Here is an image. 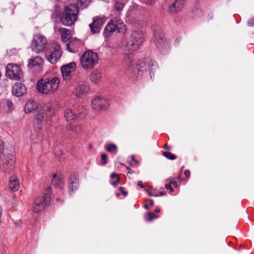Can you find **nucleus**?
<instances>
[{
  "instance_id": "f257e3e1",
  "label": "nucleus",
  "mask_w": 254,
  "mask_h": 254,
  "mask_svg": "<svg viewBox=\"0 0 254 254\" xmlns=\"http://www.w3.org/2000/svg\"><path fill=\"white\" fill-rule=\"evenodd\" d=\"M78 8L75 4H71L64 7V11L60 17L62 23L66 26L74 24L78 15Z\"/></svg>"
},
{
  "instance_id": "f03ea898",
  "label": "nucleus",
  "mask_w": 254,
  "mask_h": 254,
  "mask_svg": "<svg viewBox=\"0 0 254 254\" xmlns=\"http://www.w3.org/2000/svg\"><path fill=\"white\" fill-rule=\"evenodd\" d=\"M60 80L57 77L39 79L36 85L38 91L43 94L54 92L59 86Z\"/></svg>"
},
{
  "instance_id": "7ed1b4c3",
  "label": "nucleus",
  "mask_w": 254,
  "mask_h": 254,
  "mask_svg": "<svg viewBox=\"0 0 254 254\" xmlns=\"http://www.w3.org/2000/svg\"><path fill=\"white\" fill-rule=\"evenodd\" d=\"M144 39V33L142 30L138 29L134 31L127 41L125 51L129 53L137 50L142 44Z\"/></svg>"
},
{
  "instance_id": "20e7f679",
  "label": "nucleus",
  "mask_w": 254,
  "mask_h": 254,
  "mask_svg": "<svg viewBox=\"0 0 254 254\" xmlns=\"http://www.w3.org/2000/svg\"><path fill=\"white\" fill-rule=\"evenodd\" d=\"M54 114V110L51 105H45L39 109L36 115L35 121L34 123V127L36 130H39L41 128L43 120H47L51 118Z\"/></svg>"
},
{
  "instance_id": "39448f33",
  "label": "nucleus",
  "mask_w": 254,
  "mask_h": 254,
  "mask_svg": "<svg viewBox=\"0 0 254 254\" xmlns=\"http://www.w3.org/2000/svg\"><path fill=\"white\" fill-rule=\"evenodd\" d=\"M154 41L157 49L161 53L165 54L169 50V45L166 42L164 33L159 25H155L153 27Z\"/></svg>"
},
{
  "instance_id": "423d86ee",
  "label": "nucleus",
  "mask_w": 254,
  "mask_h": 254,
  "mask_svg": "<svg viewBox=\"0 0 254 254\" xmlns=\"http://www.w3.org/2000/svg\"><path fill=\"white\" fill-rule=\"evenodd\" d=\"M45 54L48 62L52 64H55L60 60L62 55L61 46L57 43H53L45 49Z\"/></svg>"
},
{
  "instance_id": "0eeeda50",
  "label": "nucleus",
  "mask_w": 254,
  "mask_h": 254,
  "mask_svg": "<svg viewBox=\"0 0 254 254\" xmlns=\"http://www.w3.org/2000/svg\"><path fill=\"white\" fill-rule=\"evenodd\" d=\"M51 187H48L43 196L36 198L32 206V211L39 213L44 210L45 206L49 205L51 200Z\"/></svg>"
},
{
  "instance_id": "6e6552de",
  "label": "nucleus",
  "mask_w": 254,
  "mask_h": 254,
  "mask_svg": "<svg viewBox=\"0 0 254 254\" xmlns=\"http://www.w3.org/2000/svg\"><path fill=\"white\" fill-rule=\"evenodd\" d=\"M98 56L96 53L91 51L85 52L80 57V64L84 69H90L98 63Z\"/></svg>"
},
{
  "instance_id": "1a4fd4ad",
  "label": "nucleus",
  "mask_w": 254,
  "mask_h": 254,
  "mask_svg": "<svg viewBox=\"0 0 254 254\" xmlns=\"http://www.w3.org/2000/svg\"><path fill=\"white\" fill-rule=\"evenodd\" d=\"M125 31L126 26L123 22L118 20H111L105 27L104 35L105 37H108L114 32L124 33Z\"/></svg>"
},
{
  "instance_id": "9d476101",
  "label": "nucleus",
  "mask_w": 254,
  "mask_h": 254,
  "mask_svg": "<svg viewBox=\"0 0 254 254\" xmlns=\"http://www.w3.org/2000/svg\"><path fill=\"white\" fill-rule=\"evenodd\" d=\"M47 44L46 38L41 34H36L33 36V39L31 45V47L33 52L38 54L43 52Z\"/></svg>"
},
{
  "instance_id": "9b49d317",
  "label": "nucleus",
  "mask_w": 254,
  "mask_h": 254,
  "mask_svg": "<svg viewBox=\"0 0 254 254\" xmlns=\"http://www.w3.org/2000/svg\"><path fill=\"white\" fill-rule=\"evenodd\" d=\"M6 75L11 79L21 81L23 78V72L20 67L16 64H10L6 67Z\"/></svg>"
},
{
  "instance_id": "f8f14e48",
  "label": "nucleus",
  "mask_w": 254,
  "mask_h": 254,
  "mask_svg": "<svg viewBox=\"0 0 254 254\" xmlns=\"http://www.w3.org/2000/svg\"><path fill=\"white\" fill-rule=\"evenodd\" d=\"M85 110L82 106H79L74 112L71 109H66L64 111V117L67 122H72L77 119H82L84 117Z\"/></svg>"
},
{
  "instance_id": "ddd939ff",
  "label": "nucleus",
  "mask_w": 254,
  "mask_h": 254,
  "mask_svg": "<svg viewBox=\"0 0 254 254\" xmlns=\"http://www.w3.org/2000/svg\"><path fill=\"white\" fill-rule=\"evenodd\" d=\"M75 69L76 64L74 62H71L63 65L61 70L64 79L66 81L72 79Z\"/></svg>"
},
{
  "instance_id": "4468645a",
  "label": "nucleus",
  "mask_w": 254,
  "mask_h": 254,
  "mask_svg": "<svg viewBox=\"0 0 254 254\" xmlns=\"http://www.w3.org/2000/svg\"><path fill=\"white\" fill-rule=\"evenodd\" d=\"M3 163L1 166V169L5 173H9L14 169V158L12 155L5 156L4 155L1 157Z\"/></svg>"
},
{
  "instance_id": "2eb2a0df",
  "label": "nucleus",
  "mask_w": 254,
  "mask_h": 254,
  "mask_svg": "<svg viewBox=\"0 0 254 254\" xmlns=\"http://www.w3.org/2000/svg\"><path fill=\"white\" fill-rule=\"evenodd\" d=\"M105 22V19L101 16H95L93 18L92 22L89 25L92 34L99 33Z\"/></svg>"
},
{
  "instance_id": "dca6fc26",
  "label": "nucleus",
  "mask_w": 254,
  "mask_h": 254,
  "mask_svg": "<svg viewBox=\"0 0 254 254\" xmlns=\"http://www.w3.org/2000/svg\"><path fill=\"white\" fill-rule=\"evenodd\" d=\"M91 103L93 108L96 111L105 110L109 106L108 100L100 96L93 99Z\"/></svg>"
},
{
  "instance_id": "f3484780",
  "label": "nucleus",
  "mask_w": 254,
  "mask_h": 254,
  "mask_svg": "<svg viewBox=\"0 0 254 254\" xmlns=\"http://www.w3.org/2000/svg\"><path fill=\"white\" fill-rule=\"evenodd\" d=\"M147 69V64L146 63V59L144 60L140 61L138 63L135 64L134 69L135 72H133V75L138 77L141 76L142 73L146 71Z\"/></svg>"
},
{
  "instance_id": "a211bd4d",
  "label": "nucleus",
  "mask_w": 254,
  "mask_h": 254,
  "mask_svg": "<svg viewBox=\"0 0 254 254\" xmlns=\"http://www.w3.org/2000/svg\"><path fill=\"white\" fill-rule=\"evenodd\" d=\"M12 93L17 97H20L26 92L25 86L21 83H16L12 87Z\"/></svg>"
},
{
  "instance_id": "6ab92c4d",
  "label": "nucleus",
  "mask_w": 254,
  "mask_h": 254,
  "mask_svg": "<svg viewBox=\"0 0 254 254\" xmlns=\"http://www.w3.org/2000/svg\"><path fill=\"white\" fill-rule=\"evenodd\" d=\"M89 90V88L87 85L81 83H79L75 87L73 93L77 97H79L81 95L87 93Z\"/></svg>"
},
{
  "instance_id": "aec40b11",
  "label": "nucleus",
  "mask_w": 254,
  "mask_h": 254,
  "mask_svg": "<svg viewBox=\"0 0 254 254\" xmlns=\"http://www.w3.org/2000/svg\"><path fill=\"white\" fill-rule=\"evenodd\" d=\"M185 0H175V2L169 6L168 11L171 13H175L182 9Z\"/></svg>"
},
{
  "instance_id": "412c9836",
  "label": "nucleus",
  "mask_w": 254,
  "mask_h": 254,
  "mask_svg": "<svg viewBox=\"0 0 254 254\" xmlns=\"http://www.w3.org/2000/svg\"><path fill=\"white\" fill-rule=\"evenodd\" d=\"M43 64L42 58L39 56H36L34 58L30 59L28 60V67L30 69L34 66L40 67Z\"/></svg>"
},
{
  "instance_id": "4be33fe9",
  "label": "nucleus",
  "mask_w": 254,
  "mask_h": 254,
  "mask_svg": "<svg viewBox=\"0 0 254 254\" xmlns=\"http://www.w3.org/2000/svg\"><path fill=\"white\" fill-rule=\"evenodd\" d=\"M9 187L13 191H17L19 188V183L17 177L11 176L9 179Z\"/></svg>"
},
{
  "instance_id": "5701e85b",
  "label": "nucleus",
  "mask_w": 254,
  "mask_h": 254,
  "mask_svg": "<svg viewBox=\"0 0 254 254\" xmlns=\"http://www.w3.org/2000/svg\"><path fill=\"white\" fill-rule=\"evenodd\" d=\"M52 183L57 189H62L64 185V180L62 177L54 174L53 176Z\"/></svg>"
},
{
  "instance_id": "b1692460",
  "label": "nucleus",
  "mask_w": 254,
  "mask_h": 254,
  "mask_svg": "<svg viewBox=\"0 0 254 254\" xmlns=\"http://www.w3.org/2000/svg\"><path fill=\"white\" fill-rule=\"evenodd\" d=\"M146 63L147 64V69L149 70L150 77H152V75H154V73L155 72L157 68V64L156 62L146 59Z\"/></svg>"
},
{
  "instance_id": "393cba45",
  "label": "nucleus",
  "mask_w": 254,
  "mask_h": 254,
  "mask_svg": "<svg viewBox=\"0 0 254 254\" xmlns=\"http://www.w3.org/2000/svg\"><path fill=\"white\" fill-rule=\"evenodd\" d=\"M132 58L129 56H127L124 60L123 64L126 68L130 69L133 73V72H135L134 69L135 64H132Z\"/></svg>"
},
{
  "instance_id": "a878e982",
  "label": "nucleus",
  "mask_w": 254,
  "mask_h": 254,
  "mask_svg": "<svg viewBox=\"0 0 254 254\" xmlns=\"http://www.w3.org/2000/svg\"><path fill=\"white\" fill-rule=\"evenodd\" d=\"M38 108L37 103L32 100L28 101L25 106V111L26 113H29Z\"/></svg>"
},
{
  "instance_id": "bb28decb",
  "label": "nucleus",
  "mask_w": 254,
  "mask_h": 254,
  "mask_svg": "<svg viewBox=\"0 0 254 254\" xmlns=\"http://www.w3.org/2000/svg\"><path fill=\"white\" fill-rule=\"evenodd\" d=\"M59 32L61 33V37L63 41L66 42L70 38V30L65 28H59Z\"/></svg>"
},
{
  "instance_id": "cd10ccee",
  "label": "nucleus",
  "mask_w": 254,
  "mask_h": 254,
  "mask_svg": "<svg viewBox=\"0 0 254 254\" xmlns=\"http://www.w3.org/2000/svg\"><path fill=\"white\" fill-rule=\"evenodd\" d=\"M101 79V73L99 71H94L90 75V80L92 83H97Z\"/></svg>"
},
{
  "instance_id": "c85d7f7f",
  "label": "nucleus",
  "mask_w": 254,
  "mask_h": 254,
  "mask_svg": "<svg viewBox=\"0 0 254 254\" xmlns=\"http://www.w3.org/2000/svg\"><path fill=\"white\" fill-rule=\"evenodd\" d=\"M105 148L107 151L113 154H116L118 151L117 146L114 143H110L108 145H106L105 146Z\"/></svg>"
},
{
  "instance_id": "c756f323",
  "label": "nucleus",
  "mask_w": 254,
  "mask_h": 254,
  "mask_svg": "<svg viewBox=\"0 0 254 254\" xmlns=\"http://www.w3.org/2000/svg\"><path fill=\"white\" fill-rule=\"evenodd\" d=\"M91 0H77V4L81 8H86L90 3Z\"/></svg>"
},
{
  "instance_id": "7c9ffc66",
  "label": "nucleus",
  "mask_w": 254,
  "mask_h": 254,
  "mask_svg": "<svg viewBox=\"0 0 254 254\" xmlns=\"http://www.w3.org/2000/svg\"><path fill=\"white\" fill-rule=\"evenodd\" d=\"M78 174L77 173H73L71 174L69 178L68 182L69 183L72 184H78Z\"/></svg>"
},
{
  "instance_id": "2f4dec72",
  "label": "nucleus",
  "mask_w": 254,
  "mask_h": 254,
  "mask_svg": "<svg viewBox=\"0 0 254 254\" xmlns=\"http://www.w3.org/2000/svg\"><path fill=\"white\" fill-rule=\"evenodd\" d=\"M192 13L194 17L200 16L202 14V11L199 8H194L192 10Z\"/></svg>"
},
{
  "instance_id": "473e14b6",
  "label": "nucleus",
  "mask_w": 254,
  "mask_h": 254,
  "mask_svg": "<svg viewBox=\"0 0 254 254\" xmlns=\"http://www.w3.org/2000/svg\"><path fill=\"white\" fill-rule=\"evenodd\" d=\"M158 217V215L155 214L151 212H149L147 213V217L146 218V220L147 221H152L153 219L156 218Z\"/></svg>"
},
{
  "instance_id": "72a5a7b5",
  "label": "nucleus",
  "mask_w": 254,
  "mask_h": 254,
  "mask_svg": "<svg viewBox=\"0 0 254 254\" xmlns=\"http://www.w3.org/2000/svg\"><path fill=\"white\" fill-rule=\"evenodd\" d=\"M74 44V41L72 40L70 41L69 43L67 44L66 49L70 52H73L75 50Z\"/></svg>"
},
{
  "instance_id": "f704fd0d",
  "label": "nucleus",
  "mask_w": 254,
  "mask_h": 254,
  "mask_svg": "<svg viewBox=\"0 0 254 254\" xmlns=\"http://www.w3.org/2000/svg\"><path fill=\"white\" fill-rule=\"evenodd\" d=\"M163 155L165 157H166L167 159L172 160H175L176 158L175 155L172 154L170 152H167V151L164 152Z\"/></svg>"
},
{
  "instance_id": "c9c22d12",
  "label": "nucleus",
  "mask_w": 254,
  "mask_h": 254,
  "mask_svg": "<svg viewBox=\"0 0 254 254\" xmlns=\"http://www.w3.org/2000/svg\"><path fill=\"white\" fill-rule=\"evenodd\" d=\"M124 7V4L121 2H116L115 4V8L116 10L119 12H121Z\"/></svg>"
},
{
  "instance_id": "e433bc0d",
  "label": "nucleus",
  "mask_w": 254,
  "mask_h": 254,
  "mask_svg": "<svg viewBox=\"0 0 254 254\" xmlns=\"http://www.w3.org/2000/svg\"><path fill=\"white\" fill-rule=\"evenodd\" d=\"M78 186V184H75L69 183V190L70 194H71V192H73L76 190L77 189Z\"/></svg>"
},
{
  "instance_id": "4c0bfd02",
  "label": "nucleus",
  "mask_w": 254,
  "mask_h": 254,
  "mask_svg": "<svg viewBox=\"0 0 254 254\" xmlns=\"http://www.w3.org/2000/svg\"><path fill=\"white\" fill-rule=\"evenodd\" d=\"M101 164L102 165H105L107 163V155L105 153H102L101 155Z\"/></svg>"
},
{
  "instance_id": "58836bf2",
  "label": "nucleus",
  "mask_w": 254,
  "mask_h": 254,
  "mask_svg": "<svg viewBox=\"0 0 254 254\" xmlns=\"http://www.w3.org/2000/svg\"><path fill=\"white\" fill-rule=\"evenodd\" d=\"M165 194H166V193L163 191H159L158 192H153V194H151V196H158L164 195Z\"/></svg>"
},
{
  "instance_id": "ea45409f",
  "label": "nucleus",
  "mask_w": 254,
  "mask_h": 254,
  "mask_svg": "<svg viewBox=\"0 0 254 254\" xmlns=\"http://www.w3.org/2000/svg\"><path fill=\"white\" fill-rule=\"evenodd\" d=\"M143 3L146 5H151L156 0H140Z\"/></svg>"
},
{
  "instance_id": "a19ab883",
  "label": "nucleus",
  "mask_w": 254,
  "mask_h": 254,
  "mask_svg": "<svg viewBox=\"0 0 254 254\" xmlns=\"http://www.w3.org/2000/svg\"><path fill=\"white\" fill-rule=\"evenodd\" d=\"M119 190L124 196H126L127 195V192L124 190L123 187H120Z\"/></svg>"
},
{
  "instance_id": "79ce46f5",
  "label": "nucleus",
  "mask_w": 254,
  "mask_h": 254,
  "mask_svg": "<svg viewBox=\"0 0 254 254\" xmlns=\"http://www.w3.org/2000/svg\"><path fill=\"white\" fill-rule=\"evenodd\" d=\"M248 25L249 26H253L254 25V18H251L248 21Z\"/></svg>"
},
{
  "instance_id": "37998d69",
  "label": "nucleus",
  "mask_w": 254,
  "mask_h": 254,
  "mask_svg": "<svg viewBox=\"0 0 254 254\" xmlns=\"http://www.w3.org/2000/svg\"><path fill=\"white\" fill-rule=\"evenodd\" d=\"M165 188L167 190H169L171 192H173L174 191V189L172 187L171 183H170L169 184H166L165 185Z\"/></svg>"
},
{
  "instance_id": "c03bdc74",
  "label": "nucleus",
  "mask_w": 254,
  "mask_h": 254,
  "mask_svg": "<svg viewBox=\"0 0 254 254\" xmlns=\"http://www.w3.org/2000/svg\"><path fill=\"white\" fill-rule=\"evenodd\" d=\"M110 177L112 179H117V178H120L118 174L116 173H113L111 174Z\"/></svg>"
},
{
  "instance_id": "a18cd8bd",
  "label": "nucleus",
  "mask_w": 254,
  "mask_h": 254,
  "mask_svg": "<svg viewBox=\"0 0 254 254\" xmlns=\"http://www.w3.org/2000/svg\"><path fill=\"white\" fill-rule=\"evenodd\" d=\"M120 181V179L117 178V179H116V180L115 181L111 182V184L113 186L116 187L119 184Z\"/></svg>"
},
{
  "instance_id": "49530a36",
  "label": "nucleus",
  "mask_w": 254,
  "mask_h": 254,
  "mask_svg": "<svg viewBox=\"0 0 254 254\" xmlns=\"http://www.w3.org/2000/svg\"><path fill=\"white\" fill-rule=\"evenodd\" d=\"M7 106L8 107V109L9 110H11V107L12 106V101H11L10 100H8L7 101Z\"/></svg>"
},
{
  "instance_id": "de8ad7c7",
  "label": "nucleus",
  "mask_w": 254,
  "mask_h": 254,
  "mask_svg": "<svg viewBox=\"0 0 254 254\" xmlns=\"http://www.w3.org/2000/svg\"><path fill=\"white\" fill-rule=\"evenodd\" d=\"M3 150V143L1 140H0V154H1Z\"/></svg>"
},
{
  "instance_id": "09e8293b",
  "label": "nucleus",
  "mask_w": 254,
  "mask_h": 254,
  "mask_svg": "<svg viewBox=\"0 0 254 254\" xmlns=\"http://www.w3.org/2000/svg\"><path fill=\"white\" fill-rule=\"evenodd\" d=\"M184 175L186 177V178H189L190 177V171L186 170L184 172Z\"/></svg>"
},
{
  "instance_id": "8fccbe9b",
  "label": "nucleus",
  "mask_w": 254,
  "mask_h": 254,
  "mask_svg": "<svg viewBox=\"0 0 254 254\" xmlns=\"http://www.w3.org/2000/svg\"><path fill=\"white\" fill-rule=\"evenodd\" d=\"M55 155L56 157H59V159H60V156L62 155V151H59L57 152L55 154Z\"/></svg>"
},
{
  "instance_id": "3c124183",
  "label": "nucleus",
  "mask_w": 254,
  "mask_h": 254,
  "mask_svg": "<svg viewBox=\"0 0 254 254\" xmlns=\"http://www.w3.org/2000/svg\"><path fill=\"white\" fill-rule=\"evenodd\" d=\"M131 160L134 162L136 165H137L138 164V161L135 159V157L134 155H132L131 156Z\"/></svg>"
},
{
  "instance_id": "603ef678",
  "label": "nucleus",
  "mask_w": 254,
  "mask_h": 254,
  "mask_svg": "<svg viewBox=\"0 0 254 254\" xmlns=\"http://www.w3.org/2000/svg\"><path fill=\"white\" fill-rule=\"evenodd\" d=\"M171 185L172 184L174 187L177 188L178 187V183L176 181H174L170 182Z\"/></svg>"
},
{
  "instance_id": "864d4df0",
  "label": "nucleus",
  "mask_w": 254,
  "mask_h": 254,
  "mask_svg": "<svg viewBox=\"0 0 254 254\" xmlns=\"http://www.w3.org/2000/svg\"><path fill=\"white\" fill-rule=\"evenodd\" d=\"M147 201L149 203V204H150V205H153V204H154V201H153V200L152 199H149V198H148V199H147Z\"/></svg>"
},
{
  "instance_id": "5fc2aeb1",
  "label": "nucleus",
  "mask_w": 254,
  "mask_h": 254,
  "mask_svg": "<svg viewBox=\"0 0 254 254\" xmlns=\"http://www.w3.org/2000/svg\"><path fill=\"white\" fill-rule=\"evenodd\" d=\"M137 185L139 187H140L141 188H144V186L142 184V182L141 181H138L137 183Z\"/></svg>"
},
{
  "instance_id": "6e6d98bb",
  "label": "nucleus",
  "mask_w": 254,
  "mask_h": 254,
  "mask_svg": "<svg viewBox=\"0 0 254 254\" xmlns=\"http://www.w3.org/2000/svg\"><path fill=\"white\" fill-rule=\"evenodd\" d=\"M127 169L128 170V173L130 174H132L134 173V171L132 170L129 167H127Z\"/></svg>"
},
{
  "instance_id": "4d7b16f0",
  "label": "nucleus",
  "mask_w": 254,
  "mask_h": 254,
  "mask_svg": "<svg viewBox=\"0 0 254 254\" xmlns=\"http://www.w3.org/2000/svg\"><path fill=\"white\" fill-rule=\"evenodd\" d=\"M164 148L165 149H166V150H170V146L168 145L167 144H166L164 145Z\"/></svg>"
},
{
  "instance_id": "13d9d810",
  "label": "nucleus",
  "mask_w": 254,
  "mask_h": 254,
  "mask_svg": "<svg viewBox=\"0 0 254 254\" xmlns=\"http://www.w3.org/2000/svg\"><path fill=\"white\" fill-rule=\"evenodd\" d=\"M145 190L146 191V192H147V193L150 195L151 196V194H153V192H151V191H149L148 190Z\"/></svg>"
},
{
  "instance_id": "bf43d9fd",
  "label": "nucleus",
  "mask_w": 254,
  "mask_h": 254,
  "mask_svg": "<svg viewBox=\"0 0 254 254\" xmlns=\"http://www.w3.org/2000/svg\"><path fill=\"white\" fill-rule=\"evenodd\" d=\"M154 211L156 213H158L160 211V210L159 208H156L155 210H154Z\"/></svg>"
},
{
  "instance_id": "052dcab7",
  "label": "nucleus",
  "mask_w": 254,
  "mask_h": 254,
  "mask_svg": "<svg viewBox=\"0 0 254 254\" xmlns=\"http://www.w3.org/2000/svg\"><path fill=\"white\" fill-rule=\"evenodd\" d=\"M144 208H145V209H148V205H147V204H145V205H144Z\"/></svg>"
},
{
  "instance_id": "680f3d73",
  "label": "nucleus",
  "mask_w": 254,
  "mask_h": 254,
  "mask_svg": "<svg viewBox=\"0 0 254 254\" xmlns=\"http://www.w3.org/2000/svg\"><path fill=\"white\" fill-rule=\"evenodd\" d=\"M120 195V193H117L116 194V196H117V197H119Z\"/></svg>"
},
{
  "instance_id": "e2e57ef3",
  "label": "nucleus",
  "mask_w": 254,
  "mask_h": 254,
  "mask_svg": "<svg viewBox=\"0 0 254 254\" xmlns=\"http://www.w3.org/2000/svg\"><path fill=\"white\" fill-rule=\"evenodd\" d=\"M60 200V198H58L56 199V201H59Z\"/></svg>"
},
{
  "instance_id": "0e129e2a",
  "label": "nucleus",
  "mask_w": 254,
  "mask_h": 254,
  "mask_svg": "<svg viewBox=\"0 0 254 254\" xmlns=\"http://www.w3.org/2000/svg\"><path fill=\"white\" fill-rule=\"evenodd\" d=\"M71 129L73 130V127H71Z\"/></svg>"
},
{
  "instance_id": "69168bd1",
  "label": "nucleus",
  "mask_w": 254,
  "mask_h": 254,
  "mask_svg": "<svg viewBox=\"0 0 254 254\" xmlns=\"http://www.w3.org/2000/svg\"><path fill=\"white\" fill-rule=\"evenodd\" d=\"M178 179H180V176H179L178 177Z\"/></svg>"
}]
</instances>
